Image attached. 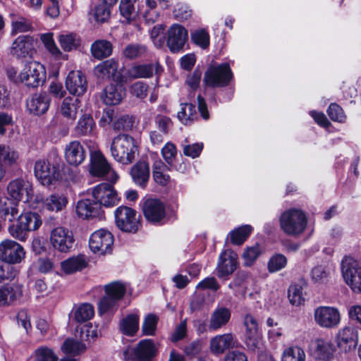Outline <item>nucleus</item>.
<instances>
[{"mask_svg":"<svg viewBox=\"0 0 361 361\" xmlns=\"http://www.w3.org/2000/svg\"><path fill=\"white\" fill-rule=\"evenodd\" d=\"M279 224L281 229L287 235L297 237L305 231L307 219L302 210L290 209L281 214Z\"/></svg>","mask_w":361,"mask_h":361,"instance_id":"1","label":"nucleus"},{"mask_svg":"<svg viewBox=\"0 0 361 361\" xmlns=\"http://www.w3.org/2000/svg\"><path fill=\"white\" fill-rule=\"evenodd\" d=\"M135 140L132 136L119 135L112 140L110 151L113 158L123 164H129L134 160Z\"/></svg>","mask_w":361,"mask_h":361,"instance_id":"2","label":"nucleus"},{"mask_svg":"<svg viewBox=\"0 0 361 361\" xmlns=\"http://www.w3.org/2000/svg\"><path fill=\"white\" fill-rule=\"evenodd\" d=\"M344 282L357 294L361 293V262L350 256H345L340 264Z\"/></svg>","mask_w":361,"mask_h":361,"instance_id":"3","label":"nucleus"},{"mask_svg":"<svg viewBox=\"0 0 361 361\" xmlns=\"http://www.w3.org/2000/svg\"><path fill=\"white\" fill-rule=\"evenodd\" d=\"M20 82L30 87H37L46 78L44 66L39 62L31 60L27 61L18 75Z\"/></svg>","mask_w":361,"mask_h":361,"instance_id":"4","label":"nucleus"},{"mask_svg":"<svg viewBox=\"0 0 361 361\" xmlns=\"http://www.w3.org/2000/svg\"><path fill=\"white\" fill-rule=\"evenodd\" d=\"M34 173L39 182L44 186L54 185L61 178L59 166L56 164H51L44 159L35 161Z\"/></svg>","mask_w":361,"mask_h":361,"instance_id":"5","label":"nucleus"},{"mask_svg":"<svg viewBox=\"0 0 361 361\" xmlns=\"http://www.w3.org/2000/svg\"><path fill=\"white\" fill-rule=\"evenodd\" d=\"M233 78L228 63H224L216 66H211L205 72L203 82L209 87H225Z\"/></svg>","mask_w":361,"mask_h":361,"instance_id":"6","label":"nucleus"},{"mask_svg":"<svg viewBox=\"0 0 361 361\" xmlns=\"http://www.w3.org/2000/svg\"><path fill=\"white\" fill-rule=\"evenodd\" d=\"M36 41L30 35H20L11 44L10 54L18 60L32 59L36 53Z\"/></svg>","mask_w":361,"mask_h":361,"instance_id":"7","label":"nucleus"},{"mask_svg":"<svg viewBox=\"0 0 361 361\" xmlns=\"http://www.w3.org/2000/svg\"><path fill=\"white\" fill-rule=\"evenodd\" d=\"M359 340L358 331L353 326L340 329L334 338L336 346L343 353H348L354 350Z\"/></svg>","mask_w":361,"mask_h":361,"instance_id":"8","label":"nucleus"},{"mask_svg":"<svg viewBox=\"0 0 361 361\" xmlns=\"http://www.w3.org/2000/svg\"><path fill=\"white\" fill-rule=\"evenodd\" d=\"M25 257V251L17 242L6 239L0 243V260L12 264L20 263Z\"/></svg>","mask_w":361,"mask_h":361,"instance_id":"9","label":"nucleus"},{"mask_svg":"<svg viewBox=\"0 0 361 361\" xmlns=\"http://www.w3.org/2000/svg\"><path fill=\"white\" fill-rule=\"evenodd\" d=\"M314 319L322 328L334 329L341 322V314L338 310L330 306H320L314 310Z\"/></svg>","mask_w":361,"mask_h":361,"instance_id":"10","label":"nucleus"},{"mask_svg":"<svg viewBox=\"0 0 361 361\" xmlns=\"http://www.w3.org/2000/svg\"><path fill=\"white\" fill-rule=\"evenodd\" d=\"M91 173L93 176L104 178L112 184L116 183L119 178L101 152H95L92 157Z\"/></svg>","mask_w":361,"mask_h":361,"instance_id":"11","label":"nucleus"},{"mask_svg":"<svg viewBox=\"0 0 361 361\" xmlns=\"http://www.w3.org/2000/svg\"><path fill=\"white\" fill-rule=\"evenodd\" d=\"M92 197L96 202L109 207L117 204L119 202L118 193L113 184L103 183L95 186L92 191Z\"/></svg>","mask_w":361,"mask_h":361,"instance_id":"12","label":"nucleus"},{"mask_svg":"<svg viewBox=\"0 0 361 361\" xmlns=\"http://www.w3.org/2000/svg\"><path fill=\"white\" fill-rule=\"evenodd\" d=\"M243 324L245 327V340L247 347L253 351L259 349L262 345V336L257 319L253 315L247 314Z\"/></svg>","mask_w":361,"mask_h":361,"instance_id":"13","label":"nucleus"},{"mask_svg":"<svg viewBox=\"0 0 361 361\" xmlns=\"http://www.w3.org/2000/svg\"><path fill=\"white\" fill-rule=\"evenodd\" d=\"M50 243L55 250L61 252H68L74 243L73 233L64 227H56L51 231Z\"/></svg>","mask_w":361,"mask_h":361,"instance_id":"14","label":"nucleus"},{"mask_svg":"<svg viewBox=\"0 0 361 361\" xmlns=\"http://www.w3.org/2000/svg\"><path fill=\"white\" fill-rule=\"evenodd\" d=\"M116 227L126 233L135 232V211L134 209L121 205L114 211Z\"/></svg>","mask_w":361,"mask_h":361,"instance_id":"15","label":"nucleus"},{"mask_svg":"<svg viewBox=\"0 0 361 361\" xmlns=\"http://www.w3.org/2000/svg\"><path fill=\"white\" fill-rule=\"evenodd\" d=\"M114 244L113 235L105 229L94 231L90 238V247L94 252H110Z\"/></svg>","mask_w":361,"mask_h":361,"instance_id":"16","label":"nucleus"},{"mask_svg":"<svg viewBox=\"0 0 361 361\" xmlns=\"http://www.w3.org/2000/svg\"><path fill=\"white\" fill-rule=\"evenodd\" d=\"M311 353L318 361H330L334 359L336 346L329 340L317 338L312 342Z\"/></svg>","mask_w":361,"mask_h":361,"instance_id":"17","label":"nucleus"},{"mask_svg":"<svg viewBox=\"0 0 361 361\" xmlns=\"http://www.w3.org/2000/svg\"><path fill=\"white\" fill-rule=\"evenodd\" d=\"M238 341L231 333L219 334L209 341V350L216 356L223 355L226 350L237 347Z\"/></svg>","mask_w":361,"mask_h":361,"instance_id":"18","label":"nucleus"},{"mask_svg":"<svg viewBox=\"0 0 361 361\" xmlns=\"http://www.w3.org/2000/svg\"><path fill=\"white\" fill-rule=\"evenodd\" d=\"M188 38L187 30L181 25L174 24L168 30L166 44L172 52L180 51Z\"/></svg>","mask_w":361,"mask_h":361,"instance_id":"19","label":"nucleus"},{"mask_svg":"<svg viewBox=\"0 0 361 361\" xmlns=\"http://www.w3.org/2000/svg\"><path fill=\"white\" fill-rule=\"evenodd\" d=\"M66 86L71 94L82 95L87 88L85 75L80 71H71L66 78Z\"/></svg>","mask_w":361,"mask_h":361,"instance_id":"20","label":"nucleus"},{"mask_svg":"<svg viewBox=\"0 0 361 361\" xmlns=\"http://www.w3.org/2000/svg\"><path fill=\"white\" fill-rule=\"evenodd\" d=\"M49 104L50 98L46 92L34 94L26 101L27 110L30 114L36 116L46 113Z\"/></svg>","mask_w":361,"mask_h":361,"instance_id":"21","label":"nucleus"},{"mask_svg":"<svg viewBox=\"0 0 361 361\" xmlns=\"http://www.w3.org/2000/svg\"><path fill=\"white\" fill-rule=\"evenodd\" d=\"M237 255L231 250L223 252L219 259L216 267L217 276L223 278L231 274L236 269Z\"/></svg>","mask_w":361,"mask_h":361,"instance_id":"22","label":"nucleus"},{"mask_svg":"<svg viewBox=\"0 0 361 361\" xmlns=\"http://www.w3.org/2000/svg\"><path fill=\"white\" fill-rule=\"evenodd\" d=\"M65 159L71 166H77L85 159L87 154L84 147L78 141H71L65 147Z\"/></svg>","mask_w":361,"mask_h":361,"instance_id":"23","label":"nucleus"},{"mask_svg":"<svg viewBox=\"0 0 361 361\" xmlns=\"http://www.w3.org/2000/svg\"><path fill=\"white\" fill-rule=\"evenodd\" d=\"M142 210L146 219L152 222H158L165 216V207L158 199L145 200Z\"/></svg>","mask_w":361,"mask_h":361,"instance_id":"24","label":"nucleus"},{"mask_svg":"<svg viewBox=\"0 0 361 361\" xmlns=\"http://www.w3.org/2000/svg\"><path fill=\"white\" fill-rule=\"evenodd\" d=\"M231 317L230 310L225 307H217L212 313L209 319L208 328L210 331H217L229 322Z\"/></svg>","mask_w":361,"mask_h":361,"instance_id":"25","label":"nucleus"},{"mask_svg":"<svg viewBox=\"0 0 361 361\" xmlns=\"http://www.w3.org/2000/svg\"><path fill=\"white\" fill-rule=\"evenodd\" d=\"M35 200L42 203L44 209L55 212L61 211L68 204L67 197L64 195L58 193L51 194L46 198L37 195Z\"/></svg>","mask_w":361,"mask_h":361,"instance_id":"26","label":"nucleus"},{"mask_svg":"<svg viewBox=\"0 0 361 361\" xmlns=\"http://www.w3.org/2000/svg\"><path fill=\"white\" fill-rule=\"evenodd\" d=\"M76 213L80 218L89 219L100 216L102 210L99 204L94 200L84 199L78 202Z\"/></svg>","mask_w":361,"mask_h":361,"instance_id":"27","label":"nucleus"},{"mask_svg":"<svg viewBox=\"0 0 361 361\" xmlns=\"http://www.w3.org/2000/svg\"><path fill=\"white\" fill-rule=\"evenodd\" d=\"M7 190L8 195L16 201L22 200L24 194L30 196L32 191V185L29 182L22 178H16L11 180L8 186Z\"/></svg>","mask_w":361,"mask_h":361,"instance_id":"28","label":"nucleus"},{"mask_svg":"<svg viewBox=\"0 0 361 361\" xmlns=\"http://www.w3.org/2000/svg\"><path fill=\"white\" fill-rule=\"evenodd\" d=\"M124 96V92L121 85H110L101 92L100 98L106 105L118 104Z\"/></svg>","mask_w":361,"mask_h":361,"instance_id":"29","label":"nucleus"},{"mask_svg":"<svg viewBox=\"0 0 361 361\" xmlns=\"http://www.w3.org/2000/svg\"><path fill=\"white\" fill-rule=\"evenodd\" d=\"M118 68V63L114 59H110L99 63L94 68V75L101 80H109L114 77Z\"/></svg>","mask_w":361,"mask_h":361,"instance_id":"30","label":"nucleus"},{"mask_svg":"<svg viewBox=\"0 0 361 361\" xmlns=\"http://www.w3.org/2000/svg\"><path fill=\"white\" fill-rule=\"evenodd\" d=\"M87 264L84 255H78L61 262V267L64 273L71 274L82 270L87 266Z\"/></svg>","mask_w":361,"mask_h":361,"instance_id":"31","label":"nucleus"},{"mask_svg":"<svg viewBox=\"0 0 361 361\" xmlns=\"http://www.w3.org/2000/svg\"><path fill=\"white\" fill-rule=\"evenodd\" d=\"M20 161L19 152L13 147L0 145V164L4 168L17 165Z\"/></svg>","mask_w":361,"mask_h":361,"instance_id":"32","label":"nucleus"},{"mask_svg":"<svg viewBox=\"0 0 361 361\" xmlns=\"http://www.w3.org/2000/svg\"><path fill=\"white\" fill-rule=\"evenodd\" d=\"M112 50L113 47L111 43L104 39L96 40L92 44L90 47L92 56L99 60L111 56Z\"/></svg>","mask_w":361,"mask_h":361,"instance_id":"33","label":"nucleus"},{"mask_svg":"<svg viewBox=\"0 0 361 361\" xmlns=\"http://www.w3.org/2000/svg\"><path fill=\"white\" fill-rule=\"evenodd\" d=\"M157 353V348L152 339H143L137 345V359L142 358V361H150Z\"/></svg>","mask_w":361,"mask_h":361,"instance_id":"34","label":"nucleus"},{"mask_svg":"<svg viewBox=\"0 0 361 361\" xmlns=\"http://www.w3.org/2000/svg\"><path fill=\"white\" fill-rule=\"evenodd\" d=\"M118 0H99L94 8V16L97 22L104 23L110 16L111 8Z\"/></svg>","mask_w":361,"mask_h":361,"instance_id":"35","label":"nucleus"},{"mask_svg":"<svg viewBox=\"0 0 361 361\" xmlns=\"http://www.w3.org/2000/svg\"><path fill=\"white\" fill-rule=\"evenodd\" d=\"M72 314L76 322L82 323L93 317L94 309L90 303H82L74 307Z\"/></svg>","mask_w":361,"mask_h":361,"instance_id":"36","label":"nucleus"},{"mask_svg":"<svg viewBox=\"0 0 361 361\" xmlns=\"http://www.w3.org/2000/svg\"><path fill=\"white\" fill-rule=\"evenodd\" d=\"M18 219L28 233L37 230L42 224L40 216L36 212H28L21 214Z\"/></svg>","mask_w":361,"mask_h":361,"instance_id":"37","label":"nucleus"},{"mask_svg":"<svg viewBox=\"0 0 361 361\" xmlns=\"http://www.w3.org/2000/svg\"><path fill=\"white\" fill-rule=\"evenodd\" d=\"M79 106L80 101L78 99L66 97L62 102L60 111L63 117L73 121L76 118Z\"/></svg>","mask_w":361,"mask_h":361,"instance_id":"38","label":"nucleus"},{"mask_svg":"<svg viewBox=\"0 0 361 361\" xmlns=\"http://www.w3.org/2000/svg\"><path fill=\"white\" fill-rule=\"evenodd\" d=\"M281 361H306V354L302 347L291 345L283 350Z\"/></svg>","mask_w":361,"mask_h":361,"instance_id":"39","label":"nucleus"},{"mask_svg":"<svg viewBox=\"0 0 361 361\" xmlns=\"http://www.w3.org/2000/svg\"><path fill=\"white\" fill-rule=\"evenodd\" d=\"M18 213L17 204L12 203L7 197L0 196V217L12 221Z\"/></svg>","mask_w":361,"mask_h":361,"instance_id":"40","label":"nucleus"},{"mask_svg":"<svg viewBox=\"0 0 361 361\" xmlns=\"http://www.w3.org/2000/svg\"><path fill=\"white\" fill-rule=\"evenodd\" d=\"M59 43L64 51H71L80 45V38L75 33H63L58 37Z\"/></svg>","mask_w":361,"mask_h":361,"instance_id":"41","label":"nucleus"},{"mask_svg":"<svg viewBox=\"0 0 361 361\" xmlns=\"http://www.w3.org/2000/svg\"><path fill=\"white\" fill-rule=\"evenodd\" d=\"M95 123L90 115H83L78 122L75 131L77 135H90L93 133Z\"/></svg>","mask_w":361,"mask_h":361,"instance_id":"42","label":"nucleus"},{"mask_svg":"<svg viewBox=\"0 0 361 361\" xmlns=\"http://www.w3.org/2000/svg\"><path fill=\"white\" fill-rule=\"evenodd\" d=\"M262 247L258 243L247 247L242 255L243 264L245 267L252 266L262 255Z\"/></svg>","mask_w":361,"mask_h":361,"instance_id":"43","label":"nucleus"},{"mask_svg":"<svg viewBox=\"0 0 361 361\" xmlns=\"http://www.w3.org/2000/svg\"><path fill=\"white\" fill-rule=\"evenodd\" d=\"M136 70L137 78H149L152 77L154 74H159L161 68L159 63L154 62L137 65Z\"/></svg>","mask_w":361,"mask_h":361,"instance_id":"44","label":"nucleus"},{"mask_svg":"<svg viewBox=\"0 0 361 361\" xmlns=\"http://www.w3.org/2000/svg\"><path fill=\"white\" fill-rule=\"evenodd\" d=\"M159 317L154 314H147L143 320L142 325V334L143 336H154L156 334Z\"/></svg>","mask_w":361,"mask_h":361,"instance_id":"45","label":"nucleus"},{"mask_svg":"<svg viewBox=\"0 0 361 361\" xmlns=\"http://www.w3.org/2000/svg\"><path fill=\"white\" fill-rule=\"evenodd\" d=\"M119 328L123 337L132 338L135 334V314H130L121 320Z\"/></svg>","mask_w":361,"mask_h":361,"instance_id":"46","label":"nucleus"},{"mask_svg":"<svg viewBox=\"0 0 361 361\" xmlns=\"http://www.w3.org/2000/svg\"><path fill=\"white\" fill-rule=\"evenodd\" d=\"M196 114L195 106L190 103H182L180 110L178 112V118L181 123L189 125Z\"/></svg>","mask_w":361,"mask_h":361,"instance_id":"47","label":"nucleus"},{"mask_svg":"<svg viewBox=\"0 0 361 361\" xmlns=\"http://www.w3.org/2000/svg\"><path fill=\"white\" fill-rule=\"evenodd\" d=\"M252 228L250 225H243L231 232V240L233 244L241 245L249 237Z\"/></svg>","mask_w":361,"mask_h":361,"instance_id":"48","label":"nucleus"},{"mask_svg":"<svg viewBox=\"0 0 361 361\" xmlns=\"http://www.w3.org/2000/svg\"><path fill=\"white\" fill-rule=\"evenodd\" d=\"M105 294L121 300L126 291V286L121 281H113L104 286Z\"/></svg>","mask_w":361,"mask_h":361,"instance_id":"49","label":"nucleus"},{"mask_svg":"<svg viewBox=\"0 0 361 361\" xmlns=\"http://www.w3.org/2000/svg\"><path fill=\"white\" fill-rule=\"evenodd\" d=\"M120 300L110 295L105 294L99 302L98 309L99 314L115 311L118 307V302Z\"/></svg>","mask_w":361,"mask_h":361,"instance_id":"50","label":"nucleus"},{"mask_svg":"<svg viewBox=\"0 0 361 361\" xmlns=\"http://www.w3.org/2000/svg\"><path fill=\"white\" fill-rule=\"evenodd\" d=\"M288 298L290 303L295 306H299L305 302L302 288L299 284H291L288 290Z\"/></svg>","mask_w":361,"mask_h":361,"instance_id":"51","label":"nucleus"},{"mask_svg":"<svg viewBox=\"0 0 361 361\" xmlns=\"http://www.w3.org/2000/svg\"><path fill=\"white\" fill-rule=\"evenodd\" d=\"M85 349V344L73 338H67L62 345V350L65 353L73 355L81 353Z\"/></svg>","mask_w":361,"mask_h":361,"instance_id":"52","label":"nucleus"},{"mask_svg":"<svg viewBox=\"0 0 361 361\" xmlns=\"http://www.w3.org/2000/svg\"><path fill=\"white\" fill-rule=\"evenodd\" d=\"M18 274V270L12 264L0 262V283L13 280Z\"/></svg>","mask_w":361,"mask_h":361,"instance_id":"53","label":"nucleus"},{"mask_svg":"<svg viewBox=\"0 0 361 361\" xmlns=\"http://www.w3.org/2000/svg\"><path fill=\"white\" fill-rule=\"evenodd\" d=\"M123 361H135V343L133 338L123 337Z\"/></svg>","mask_w":361,"mask_h":361,"instance_id":"54","label":"nucleus"},{"mask_svg":"<svg viewBox=\"0 0 361 361\" xmlns=\"http://www.w3.org/2000/svg\"><path fill=\"white\" fill-rule=\"evenodd\" d=\"M287 258L282 254H276L269 260L267 269L270 273H275L286 267Z\"/></svg>","mask_w":361,"mask_h":361,"instance_id":"55","label":"nucleus"},{"mask_svg":"<svg viewBox=\"0 0 361 361\" xmlns=\"http://www.w3.org/2000/svg\"><path fill=\"white\" fill-rule=\"evenodd\" d=\"M149 178V167L145 161L137 164V184L144 188Z\"/></svg>","mask_w":361,"mask_h":361,"instance_id":"56","label":"nucleus"},{"mask_svg":"<svg viewBox=\"0 0 361 361\" xmlns=\"http://www.w3.org/2000/svg\"><path fill=\"white\" fill-rule=\"evenodd\" d=\"M40 39L42 43L44 44L45 48L51 55H53L55 57H59L62 54L61 51L58 48L54 40L52 33L48 32L42 34L40 36Z\"/></svg>","mask_w":361,"mask_h":361,"instance_id":"57","label":"nucleus"},{"mask_svg":"<svg viewBox=\"0 0 361 361\" xmlns=\"http://www.w3.org/2000/svg\"><path fill=\"white\" fill-rule=\"evenodd\" d=\"M120 12L128 23H130L135 19L134 4L131 0L121 1Z\"/></svg>","mask_w":361,"mask_h":361,"instance_id":"58","label":"nucleus"},{"mask_svg":"<svg viewBox=\"0 0 361 361\" xmlns=\"http://www.w3.org/2000/svg\"><path fill=\"white\" fill-rule=\"evenodd\" d=\"M8 232L13 238L20 241H25L28 235V231L22 225L18 218L16 224H13L8 227Z\"/></svg>","mask_w":361,"mask_h":361,"instance_id":"59","label":"nucleus"},{"mask_svg":"<svg viewBox=\"0 0 361 361\" xmlns=\"http://www.w3.org/2000/svg\"><path fill=\"white\" fill-rule=\"evenodd\" d=\"M192 42L206 49L209 45V35L208 32L203 29L195 30L191 34Z\"/></svg>","mask_w":361,"mask_h":361,"instance_id":"60","label":"nucleus"},{"mask_svg":"<svg viewBox=\"0 0 361 361\" xmlns=\"http://www.w3.org/2000/svg\"><path fill=\"white\" fill-rule=\"evenodd\" d=\"M101 335L98 326L89 323L85 325L81 329V338L86 340H94Z\"/></svg>","mask_w":361,"mask_h":361,"instance_id":"61","label":"nucleus"},{"mask_svg":"<svg viewBox=\"0 0 361 361\" xmlns=\"http://www.w3.org/2000/svg\"><path fill=\"white\" fill-rule=\"evenodd\" d=\"M11 27L12 35H16L18 33L20 32H27L30 30L32 27L30 23L23 18H20L16 19V20H13Z\"/></svg>","mask_w":361,"mask_h":361,"instance_id":"62","label":"nucleus"},{"mask_svg":"<svg viewBox=\"0 0 361 361\" xmlns=\"http://www.w3.org/2000/svg\"><path fill=\"white\" fill-rule=\"evenodd\" d=\"M187 336V320L183 319L178 324L173 332L171 334L170 340L173 343H176L183 340Z\"/></svg>","mask_w":361,"mask_h":361,"instance_id":"63","label":"nucleus"},{"mask_svg":"<svg viewBox=\"0 0 361 361\" xmlns=\"http://www.w3.org/2000/svg\"><path fill=\"white\" fill-rule=\"evenodd\" d=\"M183 154L187 156L190 157L192 159H195L196 157H198L200 154V153L202 151L203 149V143L202 142H197L194 143L192 145L190 144H183Z\"/></svg>","mask_w":361,"mask_h":361,"instance_id":"64","label":"nucleus"}]
</instances>
